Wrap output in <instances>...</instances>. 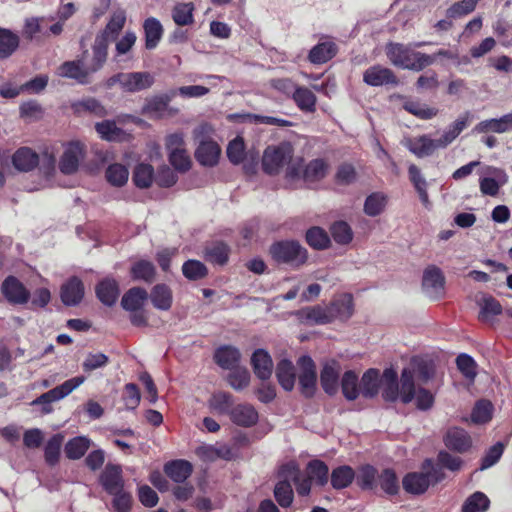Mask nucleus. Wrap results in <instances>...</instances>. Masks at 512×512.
<instances>
[{
  "mask_svg": "<svg viewBox=\"0 0 512 512\" xmlns=\"http://www.w3.org/2000/svg\"><path fill=\"white\" fill-rule=\"evenodd\" d=\"M293 146L289 142L268 146L262 157L263 170L270 175L278 174L284 166L286 177L294 180L301 176L302 159L293 158Z\"/></svg>",
  "mask_w": 512,
  "mask_h": 512,
  "instance_id": "nucleus-1",
  "label": "nucleus"
},
{
  "mask_svg": "<svg viewBox=\"0 0 512 512\" xmlns=\"http://www.w3.org/2000/svg\"><path fill=\"white\" fill-rule=\"evenodd\" d=\"M434 375L432 362L413 357L401 373V401L410 403L415 396V385L427 383Z\"/></svg>",
  "mask_w": 512,
  "mask_h": 512,
  "instance_id": "nucleus-2",
  "label": "nucleus"
},
{
  "mask_svg": "<svg viewBox=\"0 0 512 512\" xmlns=\"http://www.w3.org/2000/svg\"><path fill=\"white\" fill-rule=\"evenodd\" d=\"M386 53L391 63L402 69L421 71L434 63L433 56L415 51L410 46L400 43L389 44Z\"/></svg>",
  "mask_w": 512,
  "mask_h": 512,
  "instance_id": "nucleus-3",
  "label": "nucleus"
},
{
  "mask_svg": "<svg viewBox=\"0 0 512 512\" xmlns=\"http://www.w3.org/2000/svg\"><path fill=\"white\" fill-rule=\"evenodd\" d=\"M297 476V463L290 461L280 466L277 478L278 482L274 488V496L278 504L287 508L293 503L294 493L291 486V479H295Z\"/></svg>",
  "mask_w": 512,
  "mask_h": 512,
  "instance_id": "nucleus-4",
  "label": "nucleus"
},
{
  "mask_svg": "<svg viewBox=\"0 0 512 512\" xmlns=\"http://www.w3.org/2000/svg\"><path fill=\"white\" fill-rule=\"evenodd\" d=\"M272 258L278 263L299 267L307 260V251L296 241H280L270 247Z\"/></svg>",
  "mask_w": 512,
  "mask_h": 512,
  "instance_id": "nucleus-5",
  "label": "nucleus"
},
{
  "mask_svg": "<svg viewBox=\"0 0 512 512\" xmlns=\"http://www.w3.org/2000/svg\"><path fill=\"white\" fill-rule=\"evenodd\" d=\"M423 293L432 300H438L445 293V277L442 270L436 265H429L423 271Z\"/></svg>",
  "mask_w": 512,
  "mask_h": 512,
  "instance_id": "nucleus-6",
  "label": "nucleus"
},
{
  "mask_svg": "<svg viewBox=\"0 0 512 512\" xmlns=\"http://www.w3.org/2000/svg\"><path fill=\"white\" fill-rule=\"evenodd\" d=\"M84 155V146L80 142L72 141L68 143L59 160L60 171L66 175L75 173L84 159Z\"/></svg>",
  "mask_w": 512,
  "mask_h": 512,
  "instance_id": "nucleus-7",
  "label": "nucleus"
},
{
  "mask_svg": "<svg viewBox=\"0 0 512 512\" xmlns=\"http://www.w3.org/2000/svg\"><path fill=\"white\" fill-rule=\"evenodd\" d=\"M300 368L299 384L301 392L306 397H312L315 393L317 374L314 361L309 356H302L297 362Z\"/></svg>",
  "mask_w": 512,
  "mask_h": 512,
  "instance_id": "nucleus-8",
  "label": "nucleus"
},
{
  "mask_svg": "<svg viewBox=\"0 0 512 512\" xmlns=\"http://www.w3.org/2000/svg\"><path fill=\"white\" fill-rule=\"evenodd\" d=\"M155 82L150 72H127L122 73V90L135 93L149 89Z\"/></svg>",
  "mask_w": 512,
  "mask_h": 512,
  "instance_id": "nucleus-9",
  "label": "nucleus"
},
{
  "mask_svg": "<svg viewBox=\"0 0 512 512\" xmlns=\"http://www.w3.org/2000/svg\"><path fill=\"white\" fill-rule=\"evenodd\" d=\"M445 446L458 453H464L472 446L469 433L460 427H451L443 437Z\"/></svg>",
  "mask_w": 512,
  "mask_h": 512,
  "instance_id": "nucleus-10",
  "label": "nucleus"
},
{
  "mask_svg": "<svg viewBox=\"0 0 512 512\" xmlns=\"http://www.w3.org/2000/svg\"><path fill=\"white\" fill-rule=\"evenodd\" d=\"M380 389L385 401L395 402L398 398L401 399V382H398V375L394 369L386 368L383 371Z\"/></svg>",
  "mask_w": 512,
  "mask_h": 512,
  "instance_id": "nucleus-11",
  "label": "nucleus"
},
{
  "mask_svg": "<svg viewBox=\"0 0 512 512\" xmlns=\"http://www.w3.org/2000/svg\"><path fill=\"white\" fill-rule=\"evenodd\" d=\"M2 293L9 302L14 304H24L28 301L30 296L29 291L14 276H9L4 280Z\"/></svg>",
  "mask_w": 512,
  "mask_h": 512,
  "instance_id": "nucleus-12",
  "label": "nucleus"
},
{
  "mask_svg": "<svg viewBox=\"0 0 512 512\" xmlns=\"http://www.w3.org/2000/svg\"><path fill=\"white\" fill-rule=\"evenodd\" d=\"M84 297V285L77 277H72L62 284L60 298L66 306L78 305Z\"/></svg>",
  "mask_w": 512,
  "mask_h": 512,
  "instance_id": "nucleus-13",
  "label": "nucleus"
},
{
  "mask_svg": "<svg viewBox=\"0 0 512 512\" xmlns=\"http://www.w3.org/2000/svg\"><path fill=\"white\" fill-rule=\"evenodd\" d=\"M100 482L109 494H115L124 487L121 466L107 464L100 476Z\"/></svg>",
  "mask_w": 512,
  "mask_h": 512,
  "instance_id": "nucleus-14",
  "label": "nucleus"
},
{
  "mask_svg": "<svg viewBox=\"0 0 512 512\" xmlns=\"http://www.w3.org/2000/svg\"><path fill=\"white\" fill-rule=\"evenodd\" d=\"M341 372L340 364L331 360L324 364L320 374L322 388L329 395H334L338 391V380Z\"/></svg>",
  "mask_w": 512,
  "mask_h": 512,
  "instance_id": "nucleus-15",
  "label": "nucleus"
},
{
  "mask_svg": "<svg viewBox=\"0 0 512 512\" xmlns=\"http://www.w3.org/2000/svg\"><path fill=\"white\" fill-rule=\"evenodd\" d=\"M475 133H507L512 131V113L505 114L500 118H492L479 122L473 129Z\"/></svg>",
  "mask_w": 512,
  "mask_h": 512,
  "instance_id": "nucleus-16",
  "label": "nucleus"
},
{
  "mask_svg": "<svg viewBox=\"0 0 512 512\" xmlns=\"http://www.w3.org/2000/svg\"><path fill=\"white\" fill-rule=\"evenodd\" d=\"M363 80L370 86H382L386 84H396L397 79L394 73L385 67L375 65L368 68L363 75Z\"/></svg>",
  "mask_w": 512,
  "mask_h": 512,
  "instance_id": "nucleus-17",
  "label": "nucleus"
},
{
  "mask_svg": "<svg viewBox=\"0 0 512 512\" xmlns=\"http://www.w3.org/2000/svg\"><path fill=\"white\" fill-rule=\"evenodd\" d=\"M251 365L255 375L259 379L267 380L271 377L273 371V361L266 350H255L251 357Z\"/></svg>",
  "mask_w": 512,
  "mask_h": 512,
  "instance_id": "nucleus-18",
  "label": "nucleus"
},
{
  "mask_svg": "<svg viewBox=\"0 0 512 512\" xmlns=\"http://www.w3.org/2000/svg\"><path fill=\"white\" fill-rule=\"evenodd\" d=\"M39 162V155L28 147L19 148L12 156L13 166L21 172L33 170Z\"/></svg>",
  "mask_w": 512,
  "mask_h": 512,
  "instance_id": "nucleus-19",
  "label": "nucleus"
},
{
  "mask_svg": "<svg viewBox=\"0 0 512 512\" xmlns=\"http://www.w3.org/2000/svg\"><path fill=\"white\" fill-rule=\"evenodd\" d=\"M231 421L242 427H250L258 421V413L250 404H238L230 411Z\"/></svg>",
  "mask_w": 512,
  "mask_h": 512,
  "instance_id": "nucleus-20",
  "label": "nucleus"
},
{
  "mask_svg": "<svg viewBox=\"0 0 512 512\" xmlns=\"http://www.w3.org/2000/svg\"><path fill=\"white\" fill-rule=\"evenodd\" d=\"M492 175V177L481 178L479 187L483 195L494 197L499 193L500 187L508 182V176L503 170L497 168L492 170Z\"/></svg>",
  "mask_w": 512,
  "mask_h": 512,
  "instance_id": "nucleus-21",
  "label": "nucleus"
},
{
  "mask_svg": "<svg viewBox=\"0 0 512 512\" xmlns=\"http://www.w3.org/2000/svg\"><path fill=\"white\" fill-rule=\"evenodd\" d=\"M469 117L470 115L468 112L459 116L457 120L453 122L438 139H436L439 149L446 148L460 135V133L468 126Z\"/></svg>",
  "mask_w": 512,
  "mask_h": 512,
  "instance_id": "nucleus-22",
  "label": "nucleus"
},
{
  "mask_svg": "<svg viewBox=\"0 0 512 512\" xmlns=\"http://www.w3.org/2000/svg\"><path fill=\"white\" fill-rule=\"evenodd\" d=\"M354 313V303L351 294H341L334 298L328 308V315L337 318H350Z\"/></svg>",
  "mask_w": 512,
  "mask_h": 512,
  "instance_id": "nucleus-23",
  "label": "nucleus"
},
{
  "mask_svg": "<svg viewBox=\"0 0 512 512\" xmlns=\"http://www.w3.org/2000/svg\"><path fill=\"white\" fill-rule=\"evenodd\" d=\"M338 51L332 40H325L315 45L309 52L308 59L313 64H323L332 59Z\"/></svg>",
  "mask_w": 512,
  "mask_h": 512,
  "instance_id": "nucleus-24",
  "label": "nucleus"
},
{
  "mask_svg": "<svg viewBox=\"0 0 512 512\" xmlns=\"http://www.w3.org/2000/svg\"><path fill=\"white\" fill-rule=\"evenodd\" d=\"M406 147L419 158L430 156L436 149H439L436 139L427 135L408 140Z\"/></svg>",
  "mask_w": 512,
  "mask_h": 512,
  "instance_id": "nucleus-25",
  "label": "nucleus"
},
{
  "mask_svg": "<svg viewBox=\"0 0 512 512\" xmlns=\"http://www.w3.org/2000/svg\"><path fill=\"white\" fill-rule=\"evenodd\" d=\"M402 485L407 493L414 495L423 494L429 488V478L421 469V472L408 473L403 478Z\"/></svg>",
  "mask_w": 512,
  "mask_h": 512,
  "instance_id": "nucleus-26",
  "label": "nucleus"
},
{
  "mask_svg": "<svg viewBox=\"0 0 512 512\" xmlns=\"http://www.w3.org/2000/svg\"><path fill=\"white\" fill-rule=\"evenodd\" d=\"M148 300V293L145 289L134 287L129 289L121 299V306L126 311L135 312L140 310Z\"/></svg>",
  "mask_w": 512,
  "mask_h": 512,
  "instance_id": "nucleus-27",
  "label": "nucleus"
},
{
  "mask_svg": "<svg viewBox=\"0 0 512 512\" xmlns=\"http://www.w3.org/2000/svg\"><path fill=\"white\" fill-rule=\"evenodd\" d=\"M220 152V147L215 141L204 142L197 147L195 157L201 165L211 167L217 164Z\"/></svg>",
  "mask_w": 512,
  "mask_h": 512,
  "instance_id": "nucleus-28",
  "label": "nucleus"
},
{
  "mask_svg": "<svg viewBox=\"0 0 512 512\" xmlns=\"http://www.w3.org/2000/svg\"><path fill=\"white\" fill-rule=\"evenodd\" d=\"M380 382L379 370L374 368L368 369L361 378L360 393L365 398H374L379 393Z\"/></svg>",
  "mask_w": 512,
  "mask_h": 512,
  "instance_id": "nucleus-29",
  "label": "nucleus"
},
{
  "mask_svg": "<svg viewBox=\"0 0 512 512\" xmlns=\"http://www.w3.org/2000/svg\"><path fill=\"white\" fill-rule=\"evenodd\" d=\"M145 33V47L148 50L155 49L163 35V27L160 21L154 17L147 18L143 24Z\"/></svg>",
  "mask_w": 512,
  "mask_h": 512,
  "instance_id": "nucleus-30",
  "label": "nucleus"
},
{
  "mask_svg": "<svg viewBox=\"0 0 512 512\" xmlns=\"http://www.w3.org/2000/svg\"><path fill=\"white\" fill-rule=\"evenodd\" d=\"M98 299L107 306L113 305L119 296L118 283L111 278H105L96 286Z\"/></svg>",
  "mask_w": 512,
  "mask_h": 512,
  "instance_id": "nucleus-31",
  "label": "nucleus"
},
{
  "mask_svg": "<svg viewBox=\"0 0 512 512\" xmlns=\"http://www.w3.org/2000/svg\"><path fill=\"white\" fill-rule=\"evenodd\" d=\"M164 471L174 482L182 483L191 475L193 467L186 460H174L164 466Z\"/></svg>",
  "mask_w": 512,
  "mask_h": 512,
  "instance_id": "nucleus-32",
  "label": "nucleus"
},
{
  "mask_svg": "<svg viewBox=\"0 0 512 512\" xmlns=\"http://www.w3.org/2000/svg\"><path fill=\"white\" fill-rule=\"evenodd\" d=\"M91 71L84 69L80 62L68 61L59 67L58 74L61 77L76 80L80 84L88 83V75Z\"/></svg>",
  "mask_w": 512,
  "mask_h": 512,
  "instance_id": "nucleus-33",
  "label": "nucleus"
},
{
  "mask_svg": "<svg viewBox=\"0 0 512 512\" xmlns=\"http://www.w3.org/2000/svg\"><path fill=\"white\" fill-rule=\"evenodd\" d=\"M276 377L284 390L291 391L296 379L292 362L287 359L281 360L276 367Z\"/></svg>",
  "mask_w": 512,
  "mask_h": 512,
  "instance_id": "nucleus-34",
  "label": "nucleus"
},
{
  "mask_svg": "<svg viewBox=\"0 0 512 512\" xmlns=\"http://www.w3.org/2000/svg\"><path fill=\"white\" fill-rule=\"evenodd\" d=\"M148 298H150L153 306L159 310L170 309L173 299L171 289L165 284L154 286Z\"/></svg>",
  "mask_w": 512,
  "mask_h": 512,
  "instance_id": "nucleus-35",
  "label": "nucleus"
},
{
  "mask_svg": "<svg viewBox=\"0 0 512 512\" xmlns=\"http://www.w3.org/2000/svg\"><path fill=\"white\" fill-rule=\"evenodd\" d=\"M240 357L239 350L232 346L219 348L214 356L216 363L224 369H234L239 363Z\"/></svg>",
  "mask_w": 512,
  "mask_h": 512,
  "instance_id": "nucleus-36",
  "label": "nucleus"
},
{
  "mask_svg": "<svg viewBox=\"0 0 512 512\" xmlns=\"http://www.w3.org/2000/svg\"><path fill=\"white\" fill-rule=\"evenodd\" d=\"M230 254V248L223 242H215L205 248V259L217 265L227 263Z\"/></svg>",
  "mask_w": 512,
  "mask_h": 512,
  "instance_id": "nucleus-37",
  "label": "nucleus"
},
{
  "mask_svg": "<svg viewBox=\"0 0 512 512\" xmlns=\"http://www.w3.org/2000/svg\"><path fill=\"white\" fill-rule=\"evenodd\" d=\"M173 95L174 93H172L171 95H156L146 99V103L143 107V112L145 114L156 117L162 116L164 112L167 110Z\"/></svg>",
  "mask_w": 512,
  "mask_h": 512,
  "instance_id": "nucleus-38",
  "label": "nucleus"
},
{
  "mask_svg": "<svg viewBox=\"0 0 512 512\" xmlns=\"http://www.w3.org/2000/svg\"><path fill=\"white\" fill-rule=\"evenodd\" d=\"M306 475L318 486H324L329 479V468L321 460H312L307 464Z\"/></svg>",
  "mask_w": 512,
  "mask_h": 512,
  "instance_id": "nucleus-39",
  "label": "nucleus"
},
{
  "mask_svg": "<svg viewBox=\"0 0 512 512\" xmlns=\"http://www.w3.org/2000/svg\"><path fill=\"white\" fill-rule=\"evenodd\" d=\"M85 381V377L83 376H77L74 378H71L69 380H66L61 385L49 390L46 392L48 398L50 399L51 403L54 401H58L69 395L73 390L78 388L81 384H83Z\"/></svg>",
  "mask_w": 512,
  "mask_h": 512,
  "instance_id": "nucleus-40",
  "label": "nucleus"
},
{
  "mask_svg": "<svg viewBox=\"0 0 512 512\" xmlns=\"http://www.w3.org/2000/svg\"><path fill=\"white\" fill-rule=\"evenodd\" d=\"M355 479V471L348 465H342L332 470L331 485L334 489L347 488Z\"/></svg>",
  "mask_w": 512,
  "mask_h": 512,
  "instance_id": "nucleus-41",
  "label": "nucleus"
},
{
  "mask_svg": "<svg viewBox=\"0 0 512 512\" xmlns=\"http://www.w3.org/2000/svg\"><path fill=\"white\" fill-rule=\"evenodd\" d=\"M108 38L106 36H97L95 39V43L93 46V60L92 64L89 67L91 72L98 71L107 59V49L109 44Z\"/></svg>",
  "mask_w": 512,
  "mask_h": 512,
  "instance_id": "nucleus-42",
  "label": "nucleus"
},
{
  "mask_svg": "<svg viewBox=\"0 0 512 512\" xmlns=\"http://www.w3.org/2000/svg\"><path fill=\"white\" fill-rule=\"evenodd\" d=\"M105 176L107 181L115 187L125 185L129 178L128 168L120 163H114L107 167Z\"/></svg>",
  "mask_w": 512,
  "mask_h": 512,
  "instance_id": "nucleus-43",
  "label": "nucleus"
},
{
  "mask_svg": "<svg viewBox=\"0 0 512 512\" xmlns=\"http://www.w3.org/2000/svg\"><path fill=\"white\" fill-rule=\"evenodd\" d=\"M19 46V37L10 30L0 28V60L11 56Z\"/></svg>",
  "mask_w": 512,
  "mask_h": 512,
  "instance_id": "nucleus-44",
  "label": "nucleus"
},
{
  "mask_svg": "<svg viewBox=\"0 0 512 512\" xmlns=\"http://www.w3.org/2000/svg\"><path fill=\"white\" fill-rule=\"evenodd\" d=\"M91 441L84 436L75 437L65 445V454L69 459H80L89 449Z\"/></svg>",
  "mask_w": 512,
  "mask_h": 512,
  "instance_id": "nucleus-45",
  "label": "nucleus"
},
{
  "mask_svg": "<svg viewBox=\"0 0 512 512\" xmlns=\"http://www.w3.org/2000/svg\"><path fill=\"white\" fill-rule=\"evenodd\" d=\"M355 478L361 489L373 490L378 479L377 470L369 464L363 465L359 468L358 474H355Z\"/></svg>",
  "mask_w": 512,
  "mask_h": 512,
  "instance_id": "nucleus-46",
  "label": "nucleus"
},
{
  "mask_svg": "<svg viewBox=\"0 0 512 512\" xmlns=\"http://www.w3.org/2000/svg\"><path fill=\"white\" fill-rule=\"evenodd\" d=\"M292 96H293V99L296 102L297 106L301 110L308 111V112H312L315 110L316 96L308 88L296 87Z\"/></svg>",
  "mask_w": 512,
  "mask_h": 512,
  "instance_id": "nucleus-47",
  "label": "nucleus"
},
{
  "mask_svg": "<svg viewBox=\"0 0 512 512\" xmlns=\"http://www.w3.org/2000/svg\"><path fill=\"white\" fill-rule=\"evenodd\" d=\"M95 129L100 137L107 141L121 140L124 135V131L117 127L116 123L111 120L96 123Z\"/></svg>",
  "mask_w": 512,
  "mask_h": 512,
  "instance_id": "nucleus-48",
  "label": "nucleus"
},
{
  "mask_svg": "<svg viewBox=\"0 0 512 512\" xmlns=\"http://www.w3.org/2000/svg\"><path fill=\"white\" fill-rule=\"evenodd\" d=\"M341 387L344 397L349 400H355L360 394L358 385V376L353 371H346L341 380Z\"/></svg>",
  "mask_w": 512,
  "mask_h": 512,
  "instance_id": "nucleus-49",
  "label": "nucleus"
},
{
  "mask_svg": "<svg viewBox=\"0 0 512 512\" xmlns=\"http://www.w3.org/2000/svg\"><path fill=\"white\" fill-rule=\"evenodd\" d=\"M154 179V169L150 164H138L133 173V181L138 188H148Z\"/></svg>",
  "mask_w": 512,
  "mask_h": 512,
  "instance_id": "nucleus-50",
  "label": "nucleus"
},
{
  "mask_svg": "<svg viewBox=\"0 0 512 512\" xmlns=\"http://www.w3.org/2000/svg\"><path fill=\"white\" fill-rule=\"evenodd\" d=\"M403 108L407 112L423 120L431 119L438 113V110L436 108L430 107L427 104L414 100H407L403 104Z\"/></svg>",
  "mask_w": 512,
  "mask_h": 512,
  "instance_id": "nucleus-51",
  "label": "nucleus"
},
{
  "mask_svg": "<svg viewBox=\"0 0 512 512\" xmlns=\"http://www.w3.org/2000/svg\"><path fill=\"white\" fill-rule=\"evenodd\" d=\"M490 500L482 492H475L470 495L462 506V512H485L488 510Z\"/></svg>",
  "mask_w": 512,
  "mask_h": 512,
  "instance_id": "nucleus-52",
  "label": "nucleus"
},
{
  "mask_svg": "<svg viewBox=\"0 0 512 512\" xmlns=\"http://www.w3.org/2000/svg\"><path fill=\"white\" fill-rule=\"evenodd\" d=\"M209 408L219 414H229L233 408L232 396L226 392L214 393L208 401Z\"/></svg>",
  "mask_w": 512,
  "mask_h": 512,
  "instance_id": "nucleus-53",
  "label": "nucleus"
},
{
  "mask_svg": "<svg viewBox=\"0 0 512 512\" xmlns=\"http://www.w3.org/2000/svg\"><path fill=\"white\" fill-rule=\"evenodd\" d=\"M328 165L322 159H314L306 165L305 169L302 168L301 174L308 181H317L325 177Z\"/></svg>",
  "mask_w": 512,
  "mask_h": 512,
  "instance_id": "nucleus-54",
  "label": "nucleus"
},
{
  "mask_svg": "<svg viewBox=\"0 0 512 512\" xmlns=\"http://www.w3.org/2000/svg\"><path fill=\"white\" fill-rule=\"evenodd\" d=\"M456 365L462 375L470 382H474L477 376V363L466 353H461L456 358Z\"/></svg>",
  "mask_w": 512,
  "mask_h": 512,
  "instance_id": "nucleus-55",
  "label": "nucleus"
},
{
  "mask_svg": "<svg viewBox=\"0 0 512 512\" xmlns=\"http://www.w3.org/2000/svg\"><path fill=\"white\" fill-rule=\"evenodd\" d=\"M493 405L488 400L478 401L471 413V420L475 424H485L492 419Z\"/></svg>",
  "mask_w": 512,
  "mask_h": 512,
  "instance_id": "nucleus-56",
  "label": "nucleus"
},
{
  "mask_svg": "<svg viewBox=\"0 0 512 512\" xmlns=\"http://www.w3.org/2000/svg\"><path fill=\"white\" fill-rule=\"evenodd\" d=\"M378 483L381 489L388 495H396L399 492L398 478L392 469H384L378 475Z\"/></svg>",
  "mask_w": 512,
  "mask_h": 512,
  "instance_id": "nucleus-57",
  "label": "nucleus"
},
{
  "mask_svg": "<svg viewBox=\"0 0 512 512\" xmlns=\"http://www.w3.org/2000/svg\"><path fill=\"white\" fill-rule=\"evenodd\" d=\"M125 21L126 15L124 11H117L113 13L111 19L105 27V30L100 36H106L110 41L114 40L124 27Z\"/></svg>",
  "mask_w": 512,
  "mask_h": 512,
  "instance_id": "nucleus-58",
  "label": "nucleus"
},
{
  "mask_svg": "<svg viewBox=\"0 0 512 512\" xmlns=\"http://www.w3.org/2000/svg\"><path fill=\"white\" fill-rule=\"evenodd\" d=\"M386 196L383 193L375 192L369 195L364 203V212L371 217L379 215L385 208Z\"/></svg>",
  "mask_w": 512,
  "mask_h": 512,
  "instance_id": "nucleus-59",
  "label": "nucleus"
},
{
  "mask_svg": "<svg viewBox=\"0 0 512 512\" xmlns=\"http://www.w3.org/2000/svg\"><path fill=\"white\" fill-rule=\"evenodd\" d=\"M193 5L191 3H179L172 10V18L179 26H186L193 22Z\"/></svg>",
  "mask_w": 512,
  "mask_h": 512,
  "instance_id": "nucleus-60",
  "label": "nucleus"
},
{
  "mask_svg": "<svg viewBox=\"0 0 512 512\" xmlns=\"http://www.w3.org/2000/svg\"><path fill=\"white\" fill-rule=\"evenodd\" d=\"M131 274L134 279L151 282L155 275V267L149 261L140 260L132 266Z\"/></svg>",
  "mask_w": 512,
  "mask_h": 512,
  "instance_id": "nucleus-61",
  "label": "nucleus"
},
{
  "mask_svg": "<svg viewBox=\"0 0 512 512\" xmlns=\"http://www.w3.org/2000/svg\"><path fill=\"white\" fill-rule=\"evenodd\" d=\"M64 437L61 434L52 436L45 446V460L49 465H55L60 456V449Z\"/></svg>",
  "mask_w": 512,
  "mask_h": 512,
  "instance_id": "nucleus-62",
  "label": "nucleus"
},
{
  "mask_svg": "<svg viewBox=\"0 0 512 512\" xmlns=\"http://www.w3.org/2000/svg\"><path fill=\"white\" fill-rule=\"evenodd\" d=\"M306 241L315 249H323L328 246L330 239L325 230L312 227L306 232Z\"/></svg>",
  "mask_w": 512,
  "mask_h": 512,
  "instance_id": "nucleus-63",
  "label": "nucleus"
},
{
  "mask_svg": "<svg viewBox=\"0 0 512 512\" xmlns=\"http://www.w3.org/2000/svg\"><path fill=\"white\" fill-rule=\"evenodd\" d=\"M183 275L189 280H198L206 276V266L198 260H188L182 266Z\"/></svg>",
  "mask_w": 512,
  "mask_h": 512,
  "instance_id": "nucleus-64",
  "label": "nucleus"
}]
</instances>
